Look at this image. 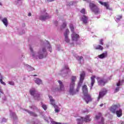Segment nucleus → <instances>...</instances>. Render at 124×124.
<instances>
[{
	"label": "nucleus",
	"mask_w": 124,
	"mask_h": 124,
	"mask_svg": "<svg viewBox=\"0 0 124 124\" xmlns=\"http://www.w3.org/2000/svg\"><path fill=\"white\" fill-rule=\"evenodd\" d=\"M32 56H33V57H34V54H33Z\"/></svg>",
	"instance_id": "52"
},
{
	"label": "nucleus",
	"mask_w": 124,
	"mask_h": 124,
	"mask_svg": "<svg viewBox=\"0 0 124 124\" xmlns=\"http://www.w3.org/2000/svg\"><path fill=\"white\" fill-rule=\"evenodd\" d=\"M0 83H1V84H2V85H4V86H5V85H6V84L5 83V82H3L2 81V78H0Z\"/></svg>",
	"instance_id": "30"
},
{
	"label": "nucleus",
	"mask_w": 124,
	"mask_h": 124,
	"mask_svg": "<svg viewBox=\"0 0 124 124\" xmlns=\"http://www.w3.org/2000/svg\"><path fill=\"white\" fill-rule=\"evenodd\" d=\"M30 51L32 53L33 52V50H32V47L30 46Z\"/></svg>",
	"instance_id": "41"
},
{
	"label": "nucleus",
	"mask_w": 124,
	"mask_h": 124,
	"mask_svg": "<svg viewBox=\"0 0 124 124\" xmlns=\"http://www.w3.org/2000/svg\"><path fill=\"white\" fill-rule=\"evenodd\" d=\"M83 23H84V24H87L88 23V20L89 19V18L88 17V16L84 15L82 17H81Z\"/></svg>",
	"instance_id": "18"
},
{
	"label": "nucleus",
	"mask_w": 124,
	"mask_h": 124,
	"mask_svg": "<svg viewBox=\"0 0 124 124\" xmlns=\"http://www.w3.org/2000/svg\"><path fill=\"white\" fill-rule=\"evenodd\" d=\"M29 113L31 116H33V117H37V115L34 112L30 111Z\"/></svg>",
	"instance_id": "25"
},
{
	"label": "nucleus",
	"mask_w": 124,
	"mask_h": 124,
	"mask_svg": "<svg viewBox=\"0 0 124 124\" xmlns=\"http://www.w3.org/2000/svg\"><path fill=\"white\" fill-rule=\"evenodd\" d=\"M30 93L31 95H32L33 96H35V94H36V91L34 88H32L30 90Z\"/></svg>",
	"instance_id": "19"
},
{
	"label": "nucleus",
	"mask_w": 124,
	"mask_h": 124,
	"mask_svg": "<svg viewBox=\"0 0 124 124\" xmlns=\"http://www.w3.org/2000/svg\"><path fill=\"white\" fill-rule=\"evenodd\" d=\"M97 80L99 86H105V84L108 83V80L101 78H97Z\"/></svg>",
	"instance_id": "5"
},
{
	"label": "nucleus",
	"mask_w": 124,
	"mask_h": 124,
	"mask_svg": "<svg viewBox=\"0 0 124 124\" xmlns=\"http://www.w3.org/2000/svg\"><path fill=\"white\" fill-rule=\"evenodd\" d=\"M42 107L45 110H47V106L46 105H42Z\"/></svg>",
	"instance_id": "32"
},
{
	"label": "nucleus",
	"mask_w": 124,
	"mask_h": 124,
	"mask_svg": "<svg viewBox=\"0 0 124 124\" xmlns=\"http://www.w3.org/2000/svg\"><path fill=\"white\" fill-rule=\"evenodd\" d=\"M69 34V30L68 29H66L65 33H64V35L65 36V41L67 43H68L70 40L68 38V34Z\"/></svg>",
	"instance_id": "8"
},
{
	"label": "nucleus",
	"mask_w": 124,
	"mask_h": 124,
	"mask_svg": "<svg viewBox=\"0 0 124 124\" xmlns=\"http://www.w3.org/2000/svg\"><path fill=\"white\" fill-rule=\"evenodd\" d=\"M35 82L37 85H41V84H42V80L38 78H37L35 80Z\"/></svg>",
	"instance_id": "22"
},
{
	"label": "nucleus",
	"mask_w": 124,
	"mask_h": 124,
	"mask_svg": "<svg viewBox=\"0 0 124 124\" xmlns=\"http://www.w3.org/2000/svg\"><path fill=\"white\" fill-rule=\"evenodd\" d=\"M99 43L100 45H103V39H102L99 40Z\"/></svg>",
	"instance_id": "35"
},
{
	"label": "nucleus",
	"mask_w": 124,
	"mask_h": 124,
	"mask_svg": "<svg viewBox=\"0 0 124 124\" xmlns=\"http://www.w3.org/2000/svg\"><path fill=\"white\" fill-rule=\"evenodd\" d=\"M66 27V23H63L62 25L61 29H64Z\"/></svg>",
	"instance_id": "31"
},
{
	"label": "nucleus",
	"mask_w": 124,
	"mask_h": 124,
	"mask_svg": "<svg viewBox=\"0 0 124 124\" xmlns=\"http://www.w3.org/2000/svg\"><path fill=\"white\" fill-rule=\"evenodd\" d=\"M51 123L52 124H62V123H58V122H55V121H51Z\"/></svg>",
	"instance_id": "34"
},
{
	"label": "nucleus",
	"mask_w": 124,
	"mask_h": 124,
	"mask_svg": "<svg viewBox=\"0 0 124 124\" xmlns=\"http://www.w3.org/2000/svg\"><path fill=\"white\" fill-rule=\"evenodd\" d=\"M28 16H31V13H29V14H28Z\"/></svg>",
	"instance_id": "44"
},
{
	"label": "nucleus",
	"mask_w": 124,
	"mask_h": 124,
	"mask_svg": "<svg viewBox=\"0 0 124 124\" xmlns=\"http://www.w3.org/2000/svg\"><path fill=\"white\" fill-rule=\"evenodd\" d=\"M85 78V72H83L81 74H80V81L79 83V85H82L83 84V81L84 80V79Z\"/></svg>",
	"instance_id": "13"
},
{
	"label": "nucleus",
	"mask_w": 124,
	"mask_h": 124,
	"mask_svg": "<svg viewBox=\"0 0 124 124\" xmlns=\"http://www.w3.org/2000/svg\"><path fill=\"white\" fill-rule=\"evenodd\" d=\"M0 93H3V92H2V90L0 89Z\"/></svg>",
	"instance_id": "45"
},
{
	"label": "nucleus",
	"mask_w": 124,
	"mask_h": 124,
	"mask_svg": "<svg viewBox=\"0 0 124 124\" xmlns=\"http://www.w3.org/2000/svg\"><path fill=\"white\" fill-rule=\"evenodd\" d=\"M84 96L85 97L84 99L85 100L87 104L93 101V99L92 98V97H91V95L87 94L86 95H84Z\"/></svg>",
	"instance_id": "9"
},
{
	"label": "nucleus",
	"mask_w": 124,
	"mask_h": 124,
	"mask_svg": "<svg viewBox=\"0 0 124 124\" xmlns=\"http://www.w3.org/2000/svg\"><path fill=\"white\" fill-rule=\"evenodd\" d=\"M98 2L99 3L101 4V5H103L104 6H105V7L106 8V9L111 10V8L109 7V4H108V2H104L101 1H98Z\"/></svg>",
	"instance_id": "11"
},
{
	"label": "nucleus",
	"mask_w": 124,
	"mask_h": 124,
	"mask_svg": "<svg viewBox=\"0 0 124 124\" xmlns=\"http://www.w3.org/2000/svg\"><path fill=\"white\" fill-rule=\"evenodd\" d=\"M82 93L84 95H86L89 93V91L88 90V87L87 85H84L82 86Z\"/></svg>",
	"instance_id": "12"
},
{
	"label": "nucleus",
	"mask_w": 124,
	"mask_h": 124,
	"mask_svg": "<svg viewBox=\"0 0 124 124\" xmlns=\"http://www.w3.org/2000/svg\"><path fill=\"white\" fill-rule=\"evenodd\" d=\"M72 40L73 41H78V39L79 38V34L75 32H73L71 34Z\"/></svg>",
	"instance_id": "7"
},
{
	"label": "nucleus",
	"mask_w": 124,
	"mask_h": 124,
	"mask_svg": "<svg viewBox=\"0 0 124 124\" xmlns=\"http://www.w3.org/2000/svg\"><path fill=\"white\" fill-rule=\"evenodd\" d=\"M95 50H100L101 51H102L103 50V46L101 45H98L95 48Z\"/></svg>",
	"instance_id": "23"
},
{
	"label": "nucleus",
	"mask_w": 124,
	"mask_h": 124,
	"mask_svg": "<svg viewBox=\"0 0 124 124\" xmlns=\"http://www.w3.org/2000/svg\"><path fill=\"white\" fill-rule=\"evenodd\" d=\"M18 1H19L20 0H17Z\"/></svg>",
	"instance_id": "53"
},
{
	"label": "nucleus",
	"mask_w": 124,
	"mask_h": 124,
	"mask_svg": "<svg viewBox=\"0 0 124 124\" xmlns=\"http://www.w3.org/2000/svg\"><path fill=\"white\" fill-rule=\"evenodd\" d=\"M119 87H117L114 90V93H118L119 92Z\"/></svg>",
	"instance_id": "37"
},
{
	"label": "nucleus",
	"mask_w": 124,
	"mask_h": 124,
	"mask_svg": "<svg viewBox=\"0 0 124 124\" xmlns=\"http://www.w3.org/2000/svg\"><path fill=\"white\" fill-rule=\"evenodd\" d=\"M33 76H34V77H35V76H37V75H34Z\"/></svg>",
	"instance_id": "49"
},
{
	"label": "nucleus",
	"mask_w": 124,
	"mask_h": 124,
	"mask_svg": "<svg viewBox=\"0 0 124 124\" xmlns=\"http://www.w3.org/2000/svg\"><path fill=\"white\" fill-rule=\"evenodd\" d=\"M91 119H90V115H87L85 118L81 117L80 119H78V124H83V123H88V122H91Z\"/></svg>",
	"instance_id": "4"
},
{
	"label": "nucleus",
	"mask_w": 124,
	"mask_h": 124,
	"mask_svg": "<svg viewBox=\"0 0 124 124\" xmlns=\"http://www.w3.org/2000/svg\"><path fill=\"white\" fill-rule=\"evenodd\" d=\"M48 48H49V51H50V53L52 52V51L51 50V46H48Z\"/></svg>",
	"instance_id": "43"
},
{
	"label": "nucleus",
	"mask_w": 124,
	"mask_h": 124,
	"mask_svg": "<svg viewBox=\"0 0 124 124\" xmlns=\"http://www.w3.org/2000/svg\"><path fill=\"white\" fill-rule=\"evenodd\" d=\"M80 13H81L82 14L85 15V14H86V9L84 8L82 9L80 11Z\"/></svg>",
	"instance_id": "27"
},
{
	"label": "nucleus",
	"mask_w": 124,
	"mask_h": 124,
	"mask_svg": "<svg viewBox=\"0 0 124 124\" xmlns=\"http://www.w3.org/2000/svg\"><path fill=\"white\" fill-rule=\"evenodd\" d=\"M34 97L35 99H37L39 97H40V94L36 93Z\"/></svg>",
	"instance_id": "24"
},
{
	"label": "nucleus",
	"mask_w": 124,
	"mask_h": 124,
	"mask_svg": "<svg viewBox=\"0 0 124 124\" xmlns=\"http://www.w3.org/2000/svg\"><path fill=\"white\" fill-rule=\"evenodd\" d=\"M39 59H43V55H42V54H40V55H39Z\"/></svg>",
	"instance_id": "38"
},
{
	"label": "nucleus",
	"mask_w": 124,
	"mask_h": 124,
	"mask_svg": "<svg viewBox=\"0 0 124 124\" xmlns=\"http://www.w3.org/2000/svg\"><path fill=\"white\" fill-rule=\"evenodd\" d=\"M117 87L121 86V81H119V82L117 83Z\"/></svg>",
	"instance_id": "40"
},
{
	"label": "nucleus",
	"mask_w": 124,
	"mask_h": 124,
	"mask_svg": "<svg viewBox=\"0 0 124 124\" xmlns=\"http://www.w3.org/2000/svg\"><path fill=\"white\" fill-rule=\"evenodd\" d=\"M70 28L71 29V31H72V32H74V27H73V25L72 24H71L70 25Z\"/></svg>",
	"instance_id": "28"
},
{
	"label": "nucleus",
	"mask_w": 124,
	"mask_h": 124,
	"mask_svg": "<svg viewBox=\"0 0 124 124\" xmlns=\"http://www.w3.org/2000/svg\"><path fill=\"white\" fill-rule=\"evenodd\" d=\"M58 82L59 83L60 88V89H56V91H64V86H63V84H62V82L61 80H59Z\"/></svg>",
	"instance_id": "14"
},
{
	"label": "nucleus",
	"mask_w": 124,
	"mask_h": 124,
	"mask_svg": "<svg viewBox=\"0 0 124 124\" xmlns=\"http://www.w3.org/2000/svg\"><path fill=\"white\" fill-rule=\"evenodd\" d=\"M89 7L91 11H92V12L94 14H99L100 12V11H99V8H98V7H97V6H96L94 3H90L89 4Z\"/></svg>",
	"instance_id": "2"
},
{
	"label": "nucleus",
	"mask_w": 124,
	"mask_h": 124,
	"mask_svg": "<svg viewBox=\"0 0 124 124\" xmlns=\"http://www.w3.org/2000/svg\"><path fill=\"white\" fill-rule=\"evenodd\" d=\"M48 18H49V16H48L47 13H46V16H40V20H41L42 21H45L46 19Z\"/></svg>",
	"instance_id": "17"
},
{
	"label": "nucleus",
	"mask_w": 124,
	"mask_h": 124,
	"mask_svg": "<svg viewBox=\"0 0 124 124\" xmlns=\"http://www.w3.org/2000/svg\"><path fill=\"white\" fill-rule=\"evenodd\" d=\"M77 78L76 76H72L71 78V82L70 85V89L69 91V93L70 94L72 95H74L75 94H77L78 93H79V91H80V87L81 86L80 85H79L77 87L76 89L74 90V87H75V82H76Z\"/></svg>",
	"instance_id": "1"
},
{
	"label": "nucleus",
	"mask_w": 124,
	"mask_h": 124,
	"mask_svg": "<svg viewBox=\"0 0 124 124\" xmlns=\"http://www.w3.org/2000/svg\"><path fill=\"white\" fill-rule=\"evenodd\" d=\"M83 58V56H78L77 57L78 61H79V62H81V61L82 60Z\"/></svg>",
	"instance_id": "29"
},
{
	"label": "nucleus",
	"mask_w": 124,
	"mask_h": 124,
	"mask_svg": "<svg viewBox=\"0 0 124 124\" xmlns=\"http://www.w3.org/2000/svg\"><path fill=\"white\" fill-rule=\"evenodd\" d=\"M55 23H58V21H56Z\"/></svg>",
	"instance_id": "51"
},
{
	"label": "nucleus",
	"mask_w": 124,
	"mask_h": 124,
	"mask_svg": "<svg viewBox=\"0 0 124 124\" xmlns=\"http://www.w3.org/2000/svg\"><path fill=\"white\" fill-rule=\"evenodd\" d=\"M1 17L0 16V19L1 18Z\"/></svg>",
	"instance_id": "54"
},
{
	"label": "nucleus",
	"mask_w": 124,
	"mask_h": 124,
	"mask_svg": "<svg viewBox=\"0 0 124 124\" xmlns=\"http://www.w3.org/2000/svg\"><path fill=\"white\" fill-rule=\"evenodd\" d=\"M107 93V91L106 89H105L99 93V95L97 97V101H99L101 98H102L104 95Z\"/></svg>",
	"instance_id": "6"
},
{
	"label": "nucleus",
	"mask_w": 124,
	"mask_h": 124,
	"mask_svg": "<svg viewBox=\"0 0 124 124\" xmlns=\"http://www.w3.org/2000/svg\"><path fill=\"white\" fill-rule=\"evenodd\" d=\"M95 78V76H93V77H91V88H93V85L94 84V83L95 82V80H94Z\"/></svg>",
	"instance_id": "21"
},
{
	"label": "nucleus",
	"mask_w": 124,
	"mask_h": 124,
	"mask_svg": "<svg viewBox=\"0 0 124 124\" xmlns=\"http://www.w3.org/2000/svg\"><path fill=\"white\" fill-rule=\"evenodd\" d=\"M65 69H69V68H68V67H66L65 68Z\"/></svg>",
	"instance_id": "48"
},
{
	"label": "nucleus",
	"mask_w": 124,
	"mask_h": 124,
	"mask_svg": "<svg viewBox=\"0 0 124 124\" xmlns=\"http://www.w3.org/2000/svg\"><path fill=\"white\" fill-rule=\"evenodd\" d=\"M122 18V16H120V15L117 16L116 20H121Z\"/></svg>",
	"instance_id": "33"
},
{
	"label": "nucleus",
	"mask_w": 124,
	"mask_h": 124,
	"mask_svg": "<svg viewBox=\"0 0 124 124\" xmlns=\"http://www.w3.org/2000/svg\"><path fill=\"white\" fill-rule=\"evenodd\" d=\"M118 108H119V106H118L116 105H114L110 108L109 110H110V111H111V113H116L117 109H118Z\"/></svg>",
	"instance_id": "10"
},
{
	"label": "nucleus",
	"mask_w": 124,
	"mask_h": 124,
	"mask_svg": "<svg viewBox=\"0 0 124 124\" xmlns=\"http://www.w3.org/2000/svg\"><path fill=\"white\" fill-rule=\"evenodd\" d=\"M107 48H108L109 47V46L108 45H106Z\"/></svg>",
	"instance_id": "47"
},
{
	"label": "nucleus",
	"mask_w": 124,
	"mask_h": 124,
	"mask_svg": "<svg viewBox=\"0 0 124 124\" xmlns=\"http://www.w3.org/2000/svg\"><path fill=\"white\" fill-rule=\"evenodd\" d=\"M0 5H2V4H1V3L0 2Z\"/></svg>",
	"instance_id": "50"
},
{
	"label": "nucleus",
	"mask_w": 124,
	"mask_h": 124,
	"mask_svg": "<svg viewBox=\"0 0 124 124\" xmlns=\"http://www.w3.org/2000/svg\"><path fill=\"white\" fill-rule=\"evenodd\" d=\"M49 100H50V104L51 105H52L53 107L55 108V111L56 113H59L60 112V110L58 109V107L55 104V100L53 99V97L52 96L48 95Z\"/></svg>",
	"instance_id": "3"
},
{
	"label": "nucleus",
	"mask_w": 124,
	"mask_h": 124,
	"mask_svg": "<svg viewBox=\"0 0 124 124\" xmlns=\"http://www.w3.org/2000/svg\"><path fill=\"white\" fill-rule=\"evenodd\" d=\"M54 0H47V1L48 2H51V1H54Z\"/></svg>",
	"instance_id": "42"
},
{
	"label": "nucleus",
	"mask_w": 124,
	"mask_h": 124,
	"mask_svg": "<svg viewBox=\"0 0 124 124\" xmlns=\"http://www.w3.org/2000/svg\"><path fill=\"white\" fill-rule=\"evenodd\" d=\"M42 52H43V53H45V52H46V48L45 47L43 48Z\"/></svg>",
	"instance_id": "39"
},
{
	"label": "nucleus",
	"mask_w": 124,
	"mask_h": 124,
	"mask_svg": "<svg viewBox=\"0 0 124 124\" xmlns=\"http://www.w3.org/2000/svg\"><path fill=\"white\" fill-rule=\"evenodd\" d=\"M98 115L99 116L96 115L95 116L96 120H98V119H99V118H100L101 116H102V114H101V113H99Z\"/></svg>",
	"instance_id": "26"
},
{
	"label": "nucleus",
	"mask_w": 124,
	"mask_h": 124,
	"mask_svg": "<svg viewBox=\"0 0 124 124\" xmlns=\"http://www.w3.org/2000/svg\"><path fill=\"white\" fill-rule=\"evenodd\" d=\"M100 107H102L103 106V104H101L100 105Z\"/></svg>",
	"instance_id": "46"
},
{
	"label": "nucleus",
	"mask_w": 124,
	"mask_h": 124,
	"mask_svg": "<svg viewBox=\"0 0 124 124\" xmlns=\"http://www.w3.org/2000/svg\"><path fill=\"white\" fill-rule=\"evenodd\" d=\"M107 56H108V54L107 53V51H106L105 52L98 55V58L101 59H105V58H107Z\"/></svg>",
	"instance_id": "15"
},
{
	"label": "nucleus",
	"mask_w": 124,
	"mask_h": 124,
	"mask_svg": "<svg viewBox=\"0 0 124 124\" xmlns=\"http://www.w3.org/2000/svg\"><path fill=\"white\" fill-rule=\"evenodd\" d=\"M115 113L118 118H121L123 116V110L121 109L116 110Z\"/></svg>",
	"instance_id": "16"
},
{
	"label": "nucleus",
	"mask_w": 124,
	"mask_h": 124,
	"mask_svg": "<svg viewBox=\"0 0 124 124\" xmlns=\"http://www.w3.org/2000/svg\"><path fill=\"white\" fill-rule=\"evenodd\" d=\"M1 21L5 27H7V26H8V20L6 17L3 18Z\"/></svg>",
	"instance_id": "20"
},
{
	"label": "nucleus",
	"mask_w": 124,
	"mask_h": 124,
	"mask_svg": "<svg viewBox=\"0 0 124 124\" xmlns=\"http://www.w3.org/2000/svg\"><path fill=\"white\" fill-rule=\"evenodd\" d=\"M9 84L12 86H14V82L13 81H9Z\"/></svg>",
	"instance_id": "36"
}]
</instances>
